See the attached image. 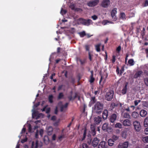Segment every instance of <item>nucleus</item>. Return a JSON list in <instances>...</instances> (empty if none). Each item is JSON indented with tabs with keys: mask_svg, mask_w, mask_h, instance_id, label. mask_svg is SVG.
<instances>
[{
	"mask_svg": "<svg viewBox=\"0 0 148 148\" xmlns=\"http://www.w3.org/2000/svg\"><path fill=\"white\" fill-rule=\"evenodd\" d=\"M103 107V105L102 103L97 101L94 106V110L96 113L100 114L102 112Z\"/></svg>",
	"mask_w": 148,
	"mask_h": 148,
	"instance_id": "f257e3e1",
	"label": "nucleus"
},
{
	"mask_svg": "<svg viewBox=\"0 0 148 148\" xmlns=\"http://www.w3.org/2000/svg\"><path fill=\"white\" fill-rule=\"evenodd\" d=\"M78 23L85 26H88L91 24H92V22L90 19H86L82 18H79L78 20Z\"/></svg>",
	"mask_w": 148,
	"mask_h": 148,
	"instance_id": "f03ea898",
	"label": "nucleus"
},
{
	"mask_svg": "<svg viewBox=\"0 0 148 148\" xmlns=\"http://www.w3.org/2000/svg\"><path fill=\"white\" fill-rule=\"evenodd\" d=\"M114 95V92L113 90H109L106 93L105 99L108 101H110L113 99Z\"/></svg>",
	"mask_w": 148,
	"mask_h": 148,
	"instance_id": "7ed1b4c3",
	"label": "nucleus"
},
{
	"mask_svg": "<svg viewBox=\"0 0 148 148\" xmlns=\"http://www.w3.org/2000/svg\"><path fill=\"white\" fill-rule=\"evenodd\" d=\"M134 130L137 132H139L141 130V127L139 122L136 121L133 123Z\"/></svg>",
	"mask_w": 148,
	"mask_h": 148,
	"instance_id": "20e7f679",
	"label": "nucleus"
},
{
	"mask_svg": "<svg viewBox=\"0 0 148 148\" xmlns=\"http://www.w3.org/2000/svg\"><path fill=\"white\" fill-rule=\"evenodd\" d=\"M117 8H114L111 11V16L113 21H116L117 20V18L116 15L117 13Z\"/></svg>",
	"mask_w": 148,
	"mask_h": 148,
	"instance_id": "39448f33",
	"label": "nucleus"
},
{
	"mask_svg": "<svg viewBox=\"0 0 148 148\" xmlns=\"http://www.w3.org/2000/svg\"><path fill=\"white\" fill-rule=\"evenodd\" d=\"M110 0H103L102 1L101 6L104 8H108L110 4Z\"/></svg>",
	"mask_w": 148,
	"mask_h": 148,
	"instance_id": "423d86ee",
	"label": "nucleus"
},
{
	"mask_svg": "<svg viewBox=\"0 0 148 148\" xmlns=\"http://www.w3.org/2000/svg\"><path fill=\"white\" fill-rule=\"evenodd\" d=\"M99 2V0H94L93 1H90L87 3V5L89 7H94L97 5Z\"/></svg>",
	"mask_w": 148,
	"mask_h": 148,
	"instance_id": "0eeeda50",
	"label": "nucleus"
},
{
	"mask_svg": "<svg viewBox=\"0 0 148 148\" xmlns=\"http://www.w3.org/2000/svg\"><path fill=\"white\" fill-rule=\"evenodd\" d=\"M128 145V142L126 141L123 143H120L118 145V147L119 148H127Z\"/></svg>",
	"mask_w": 148,
	"mask_h": 148,
	"instance_id": "6e6552de",
	"label": "nucleus"
},
{
	"mask_svg": "<svg viewBox=\"0 0 148 148\" xmlns=\"http://www.w3.org/2000/svg\"><path fill=\"white\" fill-rule=\"evenodd\" d=\"M99 141V140L97 138L95 137L94 138L92 143V146L94 147H96L98 145Z\"/></svg>",
	"mask_w": 148,
	"mask_h": 148,
	"instance_id": "1a4fd4ad",
	"label": "nucleus"
},
{
	"mask_svg": "<svg viewBox=\"0 0 148 148\" xmlns=\"http://www.w3.org/2000/svg\"><path fill=\"white\" fill-rule=\"evenodd\" d=\"M123 124L125 126H130L132 125V122L131 120L127 119L124 120Z\"/></svg>",
	"mask_w": 148,
	"mask_h": 148,
	"instance_id": "9d476101",
	"label": "nucleus"
},
{
	"mask_svg": "<svg viewBox=\"0 0 148 148\" xmlns=\"http://www.w3.org/2000/svg\"><path fill=\"white\" fill-rule=\"evenodd\" d=\"M117 115L115 114H113L110 115V121L112 123H114L116 120Z\"/></svg>",
	"mask_w": 148,
	"mask_h": 148,
	"instance_id": "9b49d317",
	"label": "nucleus"
},
{
	"mask_svg": "<svg viewBox=\"0 0 148 148\" xmlns=\"http://www.w3.org/2000/svg\"><path fill=\"white\" fill-rule=\"evenodd\" d=\"M94 121L95 125H98L101 121V118L99 116L94 118Z\"/></svg>",
	"mask_w": 148,
	"mask_h": 148,
	"instance_id": "f8f14e48",
	"label": "nucleus"
},
{
	"mask_svg": "<svg viewBox=\"0 0 148 148\" xmlns=\"http://www.w3.org/2000/svg\"><path fill=\"white\" fill-rule=\"evenodd\" d=\"M106 144V143L104 141L101 142L98 145V148H107Z\"/></svg>",
	"mask_w": 148,
	"mask_h": 148,
	"instance_id": "ddd939ff",
	"label": "nucleus"
},
{
	"mask_svg": "<svg viewBox=\"0 0 148 148\" xmlns=\"http://www.w3.org/2000/svg\"><path fill=\"white\" fill-rule=\"evenodd\" d=\"M108 112L107 110H104L102 114L103 119L105 120L106 119L108 116Z\"/></svg>",
	"mask_w": 148,
	"mask_h": 148,
	"instance_id": "4468645a",
	"label": "nucleus"
},
{
	"mask_svg": "<svg viewBox=\"0 0 148 148\" xmlns=\"http://www.w3.org/2000/svg\"><path fill=\"white\" fill-rule=\"evenodd\" d=\"M53 131V128L51 126L48 127L47 131L48 135H51L52 134Z\"/></svg>",
	"mask_w": 148,
	"mask_h": 148,
	"instance_id": "2eb2a0df",
	"label": "nucleus"
},
{
	"mask_svg": "<svg viewBox=\"0 0 148 148\" xmlns=\"http://www.w3.org/2000/svg\"><path fill=\"white\" fill-rule=\"evenodd\" d=\"M90 101L89 103V105H90L91 106L92 105L94 104L96 102V99L95 96L91 97L90 98Z\"/></svg>",
	"mask_w": 148,
	"mask_h": 148,
	"instance_id": "dca6fc26",
	"label": "nucleus"
},
{
	"mask_svg": "<svg viewBox=\"0 0 148 148\" xmlns=\"http://www.w3.org/2000/svg\"><path fill=\"white\" fill-rule=\"evenodd\" d=\"M90 130L91 134L93 136H94L96 134V131L95 130V126L92 125H91L90 126Z\"/></svg>",
	"mask_w": 148,
	"mask_h": 148,
	"instance_id": "f3484780",
	"label": "nucleus"
},
{
	"mask_svg": "<svg viewBox=\"0 0 148 148\" xmlns=\"http://www.w3.org/2000/svg\"><path fill=\"white\" fill-rule=\"evenodd\" d=\"M143 73V72L142 71H139L136 72L134 75V78H137L140 77Z\"/></svg>",
	"mask_w": 148,
	"mask_h": 148,
	"instance_id": "a211bd4d",
	"label": "nucleus"
},
{
	"mask_svg": "<svg viewBox=\"0 0 148 148\" xmlns=\"http://www.w3.org/2000/svg\"><path fill=\"white\" fill-rule=\"evenodd\" d=\"M147 111L144 110H142L140 112V116L142 117H145L147 114Z\"/></svg>",
	"mask_w": 148,
	"mask_h": 148,
	"instance_id": "6ab92c4d",
	"label": "nucleus"
},
{
	"mask_svg": "<svg viewBox=\"0 0 148 148\" xmlns=\"http://www.w3.org/2000/svg\"><path fill=\"white\" fill-rule=\"evenodd\" d=\"M38 143L37 140L36 141L35 144L34 141H32L31 146L32 148H38Z\"/></svg>",
	"mask_w": 148,
	"mask_h": 148,
	"instance_id": "aec40b11",
	"label": "nucleus"
},
{
	"mask_svg": "<svg viewBox=\"0 0 148 148\" xmlns=\"http://www.w3.org/2000/svg\"><path fill=\"white\" fill-rule=\"evenodd\" d=\"M122 116L124 118L128 119H130V116L129 114V113L127 112H125L123 113L122 114Z\"/></svg>",
	"mask_w": 148,
	"mask_h": 148,
	"instance_id": "412c9836",
	"label": "nucleus"
},
{
	"mask_svg": "<svg viewBox=\"0 0 148 148\" xmlns=\"http://www.w3.org/2000/svg\"><path fill=\"white\" fill-rule=\"evenodd\" d=\"M127 86V83L125 84V86L124 87L122 90V94H125L126 93Z\"/></svg>",
	"mask_w": 148,
	"mask_h": 148,
	"instance_id": "4be33fe9",
	"label": "nucleus"
},
{
	"mask_svg": "<svg viewBox=\"0 0 148 148\" xmlns=\"http://www.w3.org/2000/svg\"><path fill=\"white\" fill-rule=\"evenodd\" d=\"M69 105V103H66L65 105H62L60 107V110L61 112H62L63 111L64 108H66Z\"/></svg>",
	"mask_w": 148,
	"mask_h": 148,
	"instance_id": "5701e85b",
	"label": "nucleus"
},
{
	"mask_svg": "<svg viewBox=\"0 0 148 148\" xmlns=\"http://www.w3.org/2000/svg\"><path fill=\"white\" fill-rule=\"evenodd\" d=\"M109 127L107 123H105L103 124L102 127V129L103 130L107 131Z\"/></svg>",
	"mask_w": 148,
	"mask_h": 148,
	"instance_id": "b1692460",
	"label": "nucleus"
},
{
	"mask_svg": "<svg viewBox=\"0 0 148 148\" xmlns=\"http://www.w3.org/2000/svg\"><path fill=\"white\" fill-rule=\"evenodd\" d=\"M138 116V113L136 112H133L132 114V117L134 118H136Z\"/></svg>",
	"mask_w": 148,
	"mask_h": 148,
	"instance_id": "393cba45",
	"label": "nucleus"
},
{
	"mask_svg": "<svg viewBox=\"0 0 148 148\" xmlns=\"http://www.w3.org/2000/svg\"><path fill=\"white\" fill-rule=\"evenodd\" d=\"M126 15L124 12H121L120 14V18L123 20H125L126 19L125 18Z\"/></svg>",
	"mask_w": 148,
	"mask_h": 148,
	"instance_id": "a878e982",
	"label": "nucleus"
},
{
	"mask_svg": "<svg viewBox=\"0 0 148 148\" xmlns=\"http://www.w3.org/2000/svg\"><path fill=\"white\" fill-rule=\"evenodd\" d=\"M114 141L112 139H110L108 141V145L110 146H112L114 144Z\"/></svg>",
	"mask_w": 148,
	"mask_h": 148,
	"instance_id": "bb28decb",
	"label": "nucleus"
},
{
	"mask_svg": "<svg viewBox=\"0 0 148 148\" xmlns=\"http://www.w3.org/2000/svg\"><path fill=\"white\" fill-rule=\"evenodd\" d=\"M86 131H87V128L86 127H84V128L83 137V138H82V141L84 140L86 136Z\"/></svg>",
	"mask_w": 148,
	"mask_h": 148,
	"instance_id": "cd10ccee",
	"label": "nucleus"
},
{
	"mask_svg": "<svg viewBox=\"0 0 148 148\" xmlns=\"http://www.w3.org/2000/svg\"><path fill=\"white\" fill-rule=\"evenodd\" d=\"M86 131H87V128L86 127H84V128L83 137V138H82V141L84 140L86 136Z\"/></svg>",
	"mask_w": 148,
	"mask_h": 148,
	"instance_id": "c85d7f7f",
	"label": "nucleus"
},
{
	"mask_svg": "<svg viewBox=\"0 0 148 148\" xmlns=\"http://www.w3.org/2000/svg\"><path fill=\"white\" fill-rule=\"evenodd\" d=\"M144 125L145 127L148 126V117H147L145 119L144 122Z\"/></svg>",
	"mask_w": 148,
	"mask_h": 148,
	"instance_id": "c756f323",
	"label": "nucleus"
},
{
	"mask_svg": "<svg viewBox=\"0 0 148 148\" xmlns=\"http://www.w3.org/2000/svg\"><path fill=\"white\" fill-rule=\"evenodd\" d=\"M101 46L100 44H99L95 46V49L97 52H99L100 51V46Z\"/></svg>",
	"mask_w": 148,
	"mask_h": 148,
	"instance_id": "7c9ffc66",
	"label": "nucleus"
},
{
	"mask_svg": "<svg viewBox=\"0 0 148 148\" xmlns=\"http://www.w3.org/2000/svg\"><path fill=\"white\" fill-rule=\"evenodd\" d=\"M128 63L131 66H133L134 64V62L133 59H130L128 61Z\"/></svg>",
	"mask_w": 148,
	"mask_h": 148,
	"instance_id": "2f4dec72",
	"label": "nucleus"
},
{
	"mask_svg": "<svg viewBox=\"0 0 148 148\" xmlns=\"http://www.w3.org/2000/svg\"><path fill=\"white\" fill-rule=\"evenodd\" d=\"M53 96L52 95H49V96L48 99L49 102L51 103H52L53 102Z\"/></svg>",
	"mask_w": 148,
	"mask_h": 148,
	"instance_id": "473e14b6",
	"label": "nucleus"
},
{
	"mask_svg": "<svg viewBox=\"0 0 148 148\" xmlns=\"http://www.w3.org/2000/svg\"><path fill=\"white\" fill-rule=\"evenodd\" d=\"M115 127L121 128H122V125L120 123H117L115 125Z\"/></svg>",
	"mask_w": 148,
	"mask_h": 148,
	"instance_id": "72a5a7b5",
	"label": "nucleus"
},
{
	"mask_svg": "<svg viewBox=\"0 0 148 148\" xmlns=\"http://www.w3.org/2000/svg\"><path fill=\"white\" fill-rule=\"evenodd\" d=\"M144 81L146 86H148V77L145 78L144 79Z\"/></svg>",
	"mask_w": 148,
	"mask_h": 148,
	"instance_id": "f704fd0d",
	"label": "nucleus"
},
{
	"mask_svg": "<svg viewBox=\"0 0 148 148\" xmlns=\"http://www.w3.org/2000/svg\"><path fill=\"white\" fill-rule=\"evenodd\" d=\"M64 95L62 92H60L59 93L58 96V99H61L63 98L64 97Z\"/></svg>",
	"mask_w": 148,
	"mask_h": 148,
	"instance_id": "c9c22d12",
	"label": "nucleus"
},
{
	"mask_svg": "<svg viewBox=\"0 0 148 148\" xmlns=\"http://www.w3.org/2000/svg\"><path fill=\"white\" fill-rule=\"evenodd\" d=\"M116 60V56L114 55H113L112 56V58L111 59L112 62L113 64H114Z\"/></svg>",
	"mask_w": 148,
	"mask_h": 148,
	"instance_id": "e433bc0d",
	"label": "nucleus"
},
{
	"mask_svg": "<svg viewBox=\"0 0 148 148\" xmlns=\"http://www.w3.org/2000/svg\"><path fill=\"white\" fill-rule=\"evenodd\" d=\"M79 34L81 37H83L86 35L85 32L84 31L80 32Z\"/></svg>",
	"mask_w": 148,
	"mask_h": 148,
	"instance_id": "4c0bfd02",
	"label": "nucleus"
},
{
	"mask_svg": "<svg viewBox=\"0 0 148 148\" xmlns=\"http://www.w3.org/2000/svg\"><path fill=\"white\" fill-rule=\"evenodd\" d=\"M145 28L144 27H143V30L141 33V35L142 36V37H143L145 35Z\"/></svg>",
	"mask_w": 148,
	"mask_h": 148,
	"instance_id": "58836bf2",
	"label": "nucleus"
},
{
	"mask_svg": "<svg viewBox=\"0 0 148 148\" xmlns=\"http://www.w3.org/2000/svg\"><path fill=\"white\" fill-rule=\"evenodd\" d=\"M119 137L117 136L114 135L112 136V139L114 141L117 140L119 138Z\"/></svg>",
	"mask_w": 148,
	"mask_h": 148,
	"instance_id": "ea45409f",
	"label": "nucleus"
},
{
	"mask_svg": "<svg viewBox=\"0 0 148 148\" xmlns=\"http://www.w3.org/2000/svg\"><path fill=\"white\" fill-rule=\"evenodd\" d=\"M118 106V104L117 103H116L114 102L112 103L110 105L111 107H112V108H114L115 107L117 106Z\"/></svg>",
	"mask_w": 148,
	"mask_h": 148,
	"instance_id": "a19ab883",
	"label": "nucleus"
},
{
	"mask_svg": "<svg viewBox=\"0 0 148 148\" xmlns=\"http://www.w3.org/2000/svg\"><path fill=\"white\" fill-rule=\"evenodd\" d=\"M66 12V11L65 10H63L62 8L60 13L62 15L65 14Z\"/></svg>",
	"mask_w": 148,
	"mask_h": 148,
	"instance_id": "79ce46f5",
	"label": "nucleus"
},
{
	"mask_svg": "<svg viewBox=\"0 0 148 148\" xmlns=\"http://www.w3.org/2000/svg\"><path fill=\"white\" fill-rule=\"evenodd\" d=\"M95 80V78L93 77V76L90 75V82L91 83H93Z\"/></svg>",
	"mask_w": 148,
	"mask_h": 148,
	"instance_id": "37998d69",
	"label": "nucleus"
},
{
	"mask_svg": "<svg viewBox=\"0 0 148 148\" xmlns=\"http://www.w3.org/2000/svg\"><path fill=\"white\" fill-rule=\"evenodd\" d=\"M141 102V100H136L134 101V103L135 106H137L138 103H140Z\"/></svg>",
	"mask_w": 148,
	"mask_h": 148,
	"instance_id": "c03bdc74",
	"label": "nucleus"
},
{
	"mask_svg": "<svg viewBox=\"0 0 148 148\" xmlns=\"http://www.w3.org/2000/svg\"><path fill=\"white\" fill-rule=\"evenodd\" d=\"M64 138V135H62L58 136V139L60 141H61L62 140V138Z\"/></svg>",
	"mask_w": 148,
	"mask_h": 148,
	"instance_id": "a18cd8bd",
	"label": "nucleus"
},
{
	"mask_svg": "<svg viewBox=\"0 0 148 148\" xmlns=\"http://www.w3.org/2000/svg\"><path fill=\"white\" fill-rule=\"evenodd\" d=\"M124 71V66H123L122 67L120 70V74L121 75L123 72Z\"/></svg>",
	"mask_w": 148,
	"mask_h": 148,
	"instance_id": "49530a36",
	"label": "nucleus"
},
{
	"mask_svg": "<svg viewBox=\"0 0 148 148\" xmlns=\"http://www.w3.org/2000/svg\"><path fill=\"white\" fill-rule=\"evenodd\" d=\"M83 148H89L88 146V145L86 143H83L82 144Z\"/></svg>",
	"mask_w": 148,
	"mask_h": 148,
	"instance_id": "de8ad7c7",
	"label": "nucleus"
},
{
	"mask_svg": "<svg viewBox=\"0 0 148 148\" xmlns=\"http://www.w3.org/2000/svg\"><path fill=\"white\" fill-rule=\"evenodd\" d=\"M91 18L93 20H96L98 18V17L96 15H94L92 16Z\"/></svg>",
	"mask_w": 148,
	"mask_h": 148,
	"instance_id": "09e8293b",
	"label": "nucleus"
},
{
	"mask_svg": "<svg viewBox=\"0 0 148 148\" xmlns=\"http://www.w3.org/2000/svg\"><path fill=\"white\" fill-rule=\"evenodd\" d=\"M27 138H25L21 140V142L22 143H24L25 142H26L27 141Z\"/></svg>",
	"mask_w": 148,
	"mask_h": 148,
	"instance_id": "8fccbe9b",
	"label": "nucleus"
},
{
	"mask_svg": "<svg viewBox=\"0 0 148 148\" xmlns=\"http://www.w3.org/2000/svg\"><path fill=\"white\" fill-rule=\"evenodd\" d=\"M86 50V51H89L90 47L88 45H86L85 46Z\"/></svg>",
	"mask_w": 148,
	"mask_h": 148,
	"instance_id": "3c124183",
	"label": "nucleus"
},
{
	"mask_svg": "<svg viewBox=\"0 0 148 148\" xmlns=\"http://www.w3.org/2000/svg\"><path fill=\"white\" fill-rule=\"evenodd\" d=\"M148 6V1L147 0H146L145 1V3L144 4V6L146 7Z\"/></svg>",
	"mask_w": 148,
	"mask_h": 148,
	"instance_id": "603ef678",
	"label": "nucleus"
},
{
	"mask_svg": "<svg viewBox=\"0 0 148 148\" xmlns=\"http://www.w3.org/2000/svg\"><path fill=\"white\" fill-rule=\"evenodd\" d=\"M89 59L90 61L92 60V55H91L90 52L89 51L88 52Z\"/></svg>",
	"mask_w": 148,
	"mask_h": 148,
	"instance_id": "864d4df0",
	"label": "nucleus"
},
{
	"mask_svg": "<svg viewBox=\"0 0 148 148\" xmlns=\"http://www.w3.org/2000/svg\"><path fill=\"white\" fill-rule=\"evenodd\" d=\"M40 135L42 136L43 133V130L42 129H41L39 131Z\"/></svg>",
	"mask_w": 148,
	"mask_h": 148,
	"instance_id": "5fc2aeb1",
	"label": "nucleus"
},
{
	"mask_svg": "<svg viewBox=\"0 0 148 148\" xmlns=\"http://www.w3.org/2000/svg\"><path fill=\"white\" fill-rule=\"evenodd\" d=\"M143 139L144 141H145L146 142L148 143V136L145 137Z\"/></svg>",
	"mask_w": 148,
	"mask_h": 148,
	"instance_id": "6e6d98bb",
	"label": "nucleus"
},
{
	"mask_svg": "<svg viewBox=\"0 0 148 148\" xmlns=\"http://www.w3.org/2000/svg\"><path fill=\"white\" fill-rule=\"evenodd\" d=\"M109 22V21H103L102 22V24L104 25H106Z\"/></svg>",
	"mask_w": 148,
	"mask_h": 148,
	"instance_id": "4d7b16f0",
	"label": "nucleus"
},
{
	"mask_svg": "<svg viewBox=\"0 0 148 148\" xmlns=\"http://www.w3.org/2000/svg\"><path fill=\"white\" fill-rule=\"evenodd\" d=\"M69 7L73 10L74 9L75 6L74 4H71L69 6Z\"/></svg>",
	"mask_w": 148,
	"mask_h": 148,
	"instance_id": "13d9d810",
	"label": "nucleus"
},
{
	"mask_svg": "<svg viewBox=\"0 0 148 148\" xmlns=\"http://www.w3.org/2000/svg\"><path fill=\"white\" fill-rule=\"evenodd\" d=\"M56 135L55 134H54L53 135L52 137V140H56Z\"/></svg>",
	"mask_w": 148,
	"mask_h": 148,
	"instance_id": "bf43d9fd",
	"label": "nucleus"
},
{
	"mask_svg": "<svg viewBox=\"0 0 148 148\" xmlns=\"http://www.w3.org/2000/svg\"><path fill=\"white\" fill-rule=\"evenodd\" d=\"M116 71L117 74H119V69L118 66H117L116 67Z\"/></svg>",
	"mask_w": 148,
	"mask_h": 148,
	"instance_id": "052dcab7",
	"label": "nucleus"
},
{
	"mask_svg": "<svg viewBox=\"0 0 148 148\" xmlns=\"http://www.w3.org/2000/svg\"><path fill=\"white\" fill-rule=\"evenodd\" d=\"M32 127L30 125H29V126L28 127V131L29 132H32Z\"/></svg>",
	"mask_w": 148,
	"mask_h": 148,
	"instance_id": "680f3d73",
	"label": "nucleus"
},
{
	"mask_svg": "<svg viewBox=\"0 0 148 148\" xmlns=\"http://www.w3.org/2000/svg\"><path fill=\"white\" fill-rule=\"evenodd\" d=\"M121 47L120 46H118L116 49V51L118 52H119L121 50Z\"/></svg>",
	"mask_w": 148,
	"mask_h": 148,
	"instance_id": "e2e57ef3",
	"label": "nucleus"
},
{
	"mask_svg": "<svg viewBox=\"0 0 148 148\" xmlns=\"http://www.w3.org/2000/svg\"><path fill=\"white\" fill-rule=\"evenodd\" d=\"M50 108H47L46 111V113L47 114L49 113L50 112Z\"/></svg>",
	"mask_w": 148,
	"mask_h": 148,
	"instance_id": "0e129e2a",
	"label": "nucleus"
},
{
	"mask_svg": "<svg viewBox=\"0 0 148 148\" xmlns=\"http://www.w3.org/2000/svg\"><path fill=\"white\" fill-rule=\"evenodd\" d=\"M145 134H148V127L145 129Z\"/></svg>",
	"mask_w": 148,
	"mask_h": 148,
	"instance_id": "69168bd1",
	"label": "nucleus"
},
{
	"mask_svg": "<svg viewBox=\"0 0 148 148\" xmlns=\"http://www.w3.org/2000/svg\"><path fill=\"white\" fill-rule=\"evenodd\" d=\"M62 87H63L62 85H61L59 86L58 88V90L59 91L60 90H61L62 89Z\"/></svg>",
	"mask_w": 148,
	"mask_h": 148,
	"instance_id": "338daca9",
	"label": "nucleus"
},
{
	"mask_svg": "<svg viewBox=\"0 0 148 148\" xmlns=\"http://www.w3.org/2000/svg\"><path fill=\"white\" fill-rule=\"evenodd\" d=\"M79 61L81 63V64L82 65L83 64H84V62H84V61L82 60L81 59H79Z\"/></svg>",
	"mask_w": 148,
	"mask_h": 148,
	"instance_id": "774afa93",
	"label": "nucleus"
}]
</instances>
